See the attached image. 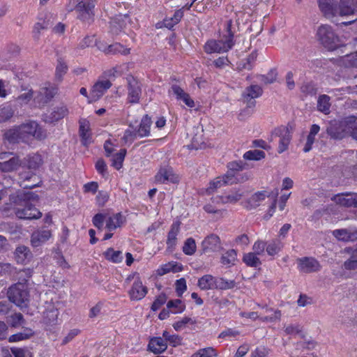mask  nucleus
<instances>
[{
    "label": "nucleus",
    "instance_id": "obj_1",
    "mask_svg": "<svg viewBox=\"0 0 357 357\" xmlns=\"http://www.w3.org/2000/svg\"><path fill=\"white\" fill-rule=\"evenodd\" d=\"M38 199V195L31 192L18 191L15 194L10 195V202L16 205H24V208H17L15 210L16 216L20 219H38L42 216L41 212L28 203L29 201Z\"/></svg>",
    "mask_w": 357,
    "mask_h": 357
},
{
    "label": "nucleus",
    "instance_id": "obj_2",
    "mask_svg": "<svg viewBox=\"0 0 357 357\" xmlns=\"http://www.w3.org/2000/svg\"><path fill=\"white\" fill-rule=\"evenodd\" d=\"M226 26L227 35L226 36L225 40L221 39L218 40H210L207 41L204 47V51L207 54L225 52L233 47V38L235 33V28L234 27L232 20H227Z\"/></svg>",
    "mask_w": 357,
    "mask_h": 357
},
{
    "label": "nucleus",
    "instance_id": "obj_3",
    "mask_svg": "<svg viewBox=\"0 0 357 357\" xmlns=\"http://www.w3.org/2000/svg\"><path fill=\"white\" fill-rule=\"evenodd\" d=\"M7 295L9 301L20 308L28 306L29 294L25 282H17L10 286Z\"/></svg>",
    "mask_w": 357,
    "mask_h": 357
},
{
    "label": "nucleus",
    "instance_id": "obj_4",
    "mask_svg": "<svg viewBox=\"0 0 357 357\" xmlns=\"http://www.w3.org/2000/svg\"><path fill=\"white\" fill-rule=\"evenodd\" d=\"M317 36L323 46L330 51L340 46V38L330 25L322 24L319 26Z\"/></svg>",
    "mask_w": 357,
    "mask_h": 357
},
{
    "label": "nucleus",
    "instance_id": "obj_5",
    "mask_svg": "<svg viewBox=\"0 0 357 357\" xmlns=\"http://www.w3.org/2000/svg\"><path fill=\"white\" fill-rule=\"evenodd\" d=\"M350 116L343 121H332L326 128V132L333 139H342L349 135Z\"/></svg>",
    "mask_w": 357,
    "mask_h": 357
},
{
    "label": "nucleus",
    "instance_id": "obj_6",
    "mask_svg": "<svg viewBox=\"0 0 357 357\" xmlns=\"http://www.w3.org/2000/svg\"><path fill=\"white\" fill-rule=\"evenodd\" d=\"M19 128L24 138V142H28L31 137L38 140L47 137L46 131L35 121H28L19 126Z\"/></svg>",
    "mask_w": 357,
    "mask_h": 357
},
{
    "label": "nucleus",
    "instance_id": "obj_7",
    "mask_svg": "<svg viewBox=\"0 0 357 357\" xmlns=\"http://www.w3.org/2000/svg\"><path fill=\"white\" fill-rule=\"evenodd\" d=\"M75 10L77 18L82 22L90 24L94 20V7L93 1L76 0Z\"/></svg>",
    "mask_w": 357,
    "mask_h": 357
},
{
    "label": "nucleus",
    "instance_id": "obj_8",
    "mask_svg": "<svg viewBox=\"0 0 357 357\" xmlns=\"http://www.w3.org/2000/svg\"><path fill=\"white\" fill-rule=\"evenodd\" d=\"M291 139V131L289 127H280L275 128L271 135V142L278 141L279 143L278 153L285 151Z\"/></svg>",
    "mask_w": 357,
    "mask_h": 357
},
{
    "label": "nucleus",
    "instance_id": "obj_9",
    "mask_svg": "<svg viewBox=\"0 0 357 357\" xmlns=\"http://www.w3.org/2000/svg\"><path fill=\"white\" fill-rule=\"evenodd\" d=\"M297 268L303 273H316L321 270L320 263L314 257H304L296 259Z\"/></svg>",
    "mask_w": 357,
    "mask_h": 357
},
{
    "label": "nucleus",
    "instance_id": "obj_10",
    "mask_svg": "<svg viewBox=\"0 0 357 357\" xmlns=\"http://www.w3.org/2000/svg\"><path fill=\"white\" fill-rule=\"evenodd\" d=\"M263 93L262 88L257 84H252L246 87L242 93L243 101L248 107L255 106V98L260 97Z\"/></svg>",
    "mask_w": 357,
    "mask_h": 357
},
{
    "label": "nucleus",
    "instance_id": "obj_11",
    "mask_svg": "<svg viewBox=\"0 0 357 357\" xmlns=\"http://www.w3.org/2000/svg\"><path fill=\"white\" fill-rule=\"evenodd\" d=\"M319 7L326 17L331 18L339 15L336 0H318Z\"/></svg>",
    "mask_w": 357,
    "mask_h": 357
},
{
    "label": "nucleus",
    "instance_id": "obj_12",
    "mask_svg": "<svg viewBox=\"0 0 357 357\" xmlns=\"http://www.w3.org/2000/svg\"><path fill=\"white\" fill-rule=\"evenodd\" d=\"M20 186L24 189H31L38 185L39 178L31 171H23L20 173Z\"/></svg>",
    "mask_w": 357,
    "mask_h": 357
},
{
    "label": "nucleus",
    "instance_id": "obj_13",
    "mask_svg": "<svg viewBox=\"0 0 357 357\" xmlns=\"http://www.w3.org/2000/svg\"><path fill=\"white\" fill-rule=\"evenodd\" d=\"M202 247L204 252L219 251L222 248L220 239L216 234H210L202 241Z\"/></svg>",
    "mask_w": 357,
    "mask_h": 357
},
{
    "label": "nucleus",
    "instance_id": "obj_14",
    "mask_svg": "<svg viewBox=\"0 0 357 357\" xmlns=\"http://www.w3.org/2000/svg\"><path fill=\"white\" fill-rule=\"evenodd\" d=\"M129 21L128 15H119L114 17L110 22V31L112 34L118 35L126 28Z\"/></svg>",
    "mask_w": 357,
    "mask_h": 357
},
{
    "label": "nucleus",
    "instance_id": "obj_15",
    "mask_svg": "<svg viewBox=\"0 0 357 357\" xmlns=\"http://www.w3.org/2000/svg\"><path fill=\"white\" fill-rule=\"evenodd\" d=\"M52 236V232L50 229H41L33 232L31 236V243L33 247L40 246L48 241Z\"/></svg>",
    "mask_w": 357,
    "mask_h": 357
},
{
    "label": "nucleus",
    "instance_id": "obj_16",
    "mask_svg": "<svg viewBox=\"0 0 357 357\" xmlns=\"http://www.w3.org/2000/svg\"><path fill=\"white\" fill-rule=\"evenodd\" d=\"M128 294L131 300L139 301L146 295L147 288L143 285L139 278H137V280L134 282Z\"/></svg>",
    "mask_w": 357,
    "mask_h": 357
},
{
    "label": "nucleus",
    "instance_id": "obj_17",
    "mask_svg": "<svg viewBox=\"0 0 357 357\" xmlns=\"http://www.w3.org/2000/svg\"><path fill=\"white\" fill-rule=\"evenodd\" d=\"M171 92L176 96L178 100H182L188 107H194L195 104L190 95L177 84H172Z\"/></svg>",
    "mask_w": 357,
    "mask_h": 357
},
{
    "label": "nucleus",
    "instance_id": "obj_18",
    "mask_svg": "<svg viewBox=\"0 0 357 357\" xmlns=\"http://www.w3.org/2000/svg\"><path fill=\"white\" fill-rule=\"evenodd\" d=\"M128 100L130 103H137L141 96V86L135 79L128 80Z\"/></svg>",
    "mask_w": 357,
    "mask_h": 357
},
{
    "label": "nucleus",
    "instance_id": "obj_19",
    "mask_svg": "<svg viewBox=\"0 0 357 357\" xmlns=\"http://www.w3.org/2000/svg\"><path fill=\"white\" fill-rule=\"evenodd\" d=\"M155 181L160 183L170 181L176 183L178 181V177L174 174L171 167L161 168L155 175Z\"/></svg>",
    "mask_w": 357,
    "mask_h": 357
},
{
    "label": "nucleus",
    "instance_id": "obj_20",
    "mask_svg": "<svg viewBox=\"0 0 357 357\" xmlns=\"http://www.w3.org/2000/svg\"><path fill=\"white\" fill-rule=\"evenodd\" d=\"M167 348V342L160 337H155L150 340L148 344V350L155 354L164 352Z\"/></svg>",
    "mask_w": 357,
    "mask_h": 357
},
{
    "label": "nucleus",
    "instance_id": "obj_21",
    "mask_svg": "<svg viewBox=\"0 0 357 357\" xmlns=\"http://www.w3.org/2000/svg\"><path fill=\"white\" fill-rule=\"evenodd\" d=\"M339 15H349L357 10V0H340L338 5Z\"/></svg>",
    "mask_w": 357,
    "mask_h": 357
},
{
    "label": "nucleus",
    "instance_id": "obj_22",
    "mask_svg": "<svg viewBox=\"0 0 357 357\" xmlns=\"http://www.w3.org/2000/svg\"><path fill=\"white\" fill-rule=\"evenodd\" d=\"M112 83L109 80L97 82L92 87L91 96L93 99L100 98L104 93L111 87Z\"/></svg>",
    "mask_w": 357,
    "mask_h": 357
},
{
    "label": "nucleus",
    "instance_id": "obj_23",
    "mask_svg": "<svg viewBox=\"0 0 357 357\" xmlns=\"http://www.w3.org/2000/svg\"><path fill=\"white\" fill-rule=\"evenodd\" d=\"M268 197L266 192H257L252 195L245 203V207L252 210L259 206Z\"/></svg>",
    "mask_w": 357,
    "mask_h": 357
},
{
    "label": "nucleus",
    "instance_id": "obj_24",
    "mask_svg": "<svg viewBox=\"0 0 357 357\" xmlns=\"http://www.w3.org/2000/svg\"><path fill=\"white\" fill-rule=\"evenodd\" d=\"M180 231V222H174L167 235V250L172 251L177 242V235Z\"/></svg>",
    "mask_w": 357,
    "mask_h": 357
},
{
    "label": "nucleus",
    "instance_id": "obj_25",
    "mask_svg": "<svg viewBox=\"0 0 357 357\" xmlns=\"http://www.w3.org/2000/svg\"><path fill=\"white\" fill-rule=\"evenodd\" d=\"M21 160L18 156H13L7 160L0 162V170L3 172H13L21 166Z\"/></svg>",
    "mask_w": 357,
    "mask_h": 357
},
{
    "label": "nucleus",
    "instance_id": "obj_26",
    "mask_svg": "<svg viewBox=\"0 0 357 357\" xmlns=\"http://www.w3.org/2000/svg\"><path fill=\"white\" fill-rule=\"evenodd\" d=\"M354 192H347L337 194L334 197V201L339 205L344 207H354Z\"/></svg>",
    "mask_w": 357,
    "mask_h": 357
},
{
    "label": "nucleus",
    "instance_id": "obj_27",
    "mask_svg": "<svg viewBox=\"0 0 357 357\" xmlns=\"http://www.w3.org/2000/svg\"><path fill=\"white\" fill-rule=\"evenodd\" d=\"M14 255L18 264H24L31 257V252L28 247L20 245L16 248Z\"/></svg>",
    "mask_w": 357,
    "mask_h": 357
},
{
    "label": "nucleus",
    "instance_id": "obj_28",
    "mask_svg": "<svg viewBox=\"0 0 357 357\" xmlns=\"http://www.w3.org/2000/svg\"><path fill=\"white\" fill-rule=\"evenodd\" d=\"M3 137L5 139L11 144L19 143L20 142H24V138L21 135L19 126L5 132Z\"/></svg>",
    "mask_w": 357,
    "mask_h": 357
},
{
    "label": "nucleus",
    "instance_id": "obj_29",
    "mask_svg": "<svg viewBox=\"0 0 357 357\" xmlns=\"http://www.w3.org/2000/svg\"><path fill=\"white\" fill-rule=\"evenodd\" d=\"M125 222V218L121 213H116L109 217L106 221V227L112 231L120 227Z\"/></svg>",
    "mask_w": 357,
    "mask_h": 357
},
{
    "label": "nucleus",
    "instance_id": "obj_30",
    "mask_svg": "<svg viewBox=\"0 0 357 357\" xmlns=\"http://www.w3.org/2000/svg\"><path fill=\"white\" fill-rule=\"evenodd\" d=\"M58 315V310L52 306L43 312V322L47 325H54L57 322Z\"/></svg>",
    "mask_w": 357,
    "mask_h": 357
},
{
    "label": "nucleus",
    "instance_id": "obj_31",
    "mask_svg": "<svg viewBox=\"0 0 357 357\" xmlns=\"http://www.w3.org/2000/svg\"><path fill=\"white\" fill-rule=\"evenodd\" d=\"M130 48L125 47L123 45L119 43H116L110 45H108L107 47L102 50V51L107 54H121L123 55H127L130 54Z\"/></svg>",
    "mask_w": 357,
    "mask_h": 357
},
{
    "label": "nucleus",
    "instance_id": "obj_32",
    "mask_svg": "<svg viewBox=\"0 0 357 357\" xmlns=\"http://www.w3.org/2000/svg\"><path fill=\"white\" fill-rule=\"evenodd\" d=\"M243 197V193L240 190L232 192L231 194L225 197H218L214 199L213 202L222 204L236 203Z\"/></svg>",
    "mask_w": 357,
    "mask_h": 357
},
{
    "label": "nucleus",
    "instance_id": "obj_33",
    "mask_svg": "<svg viewBox=\"0 0 357 357\" xmlns=\"http://www.w3.org/2000/svg\"><path fill=\"white\" fill-rule=\"evenodd\" d=\"M257 53L256 51L252 52L245 60L241 61L237 66L239 71L243 70H250L252 69L254 63L257 60Z\"/></svg>",
    "mask_w": 357,
    "mask_h": 357
},
{
    "label": "nucleus",
    "instance_id": "obj_34",
    "mask_svg": "<svg viewBox=\"0 0 357 357\" xmlns=\"http://www.w3.org/2000/svg\"><path fill=\"white\" fill-rule=\"evenodd\" d=\"M152 123L151 118L146 114L145 115L139 124L137 130L138 135L141 137L149 136L150 134V127Z\"/></svg>",
    "mask_w": 357,
    "mask_h": 357
},
{
    "label": "nucleus",
    "instance_id": "obj_35",
    "mask_svg": "<svg viewBox=\"0 0 357 357\" xmlns=\"http://www.w3.org/2000/svg\"><path fill=\"white\" fill-rule=\"evenodd\" d=\"M215 277L205 275L198 280L197 285L202 290L213 289Z\"/></svg>",
    "mask_w": 357,
    "mask_h": 357
},
{
    "label": "nucleus",
    "instance_id": "obj_36",
    "mask_svg": "<svg viewBox=\"0 0 357 357\" xmlns=\"http://www.w3.org/2000/svg\"><path fill=\"white\" fill-rule=\"evenodd\" d=\"M79 135L82 138V144L87 146L92 142L91 133L89 130V126L86 123H81L79 126Z\"/></svg>",
    "mask_w": 357,
    "mask_h": 357
},
{
    "label": "nucleus",
    "instance_id": "obj_37",
    "mask_svg": "<svg viewBox=\"0 0 357 357\" xmlns=\"http://www.w3.org/2000/svg\"><path fill=\"white\" fill-rule=\"evenodd\" d=\"M234 280H227L222 278H215L214 280L213 289L226 290L232 289L235 287Z\"/></svg>",
    "mask_w": 357,
    "mask_h": 357
},
{
    "label": "nucleus",
    "instance_id": "obj_38",
    "mask_svg": "<svg viewBox=\"0 0 357 357\" xmlns=\"http://www.w3.org/2000/svg\"><path fill=\"white\" fill-rule=\"evenodd\" d=\"M283 243L279 239H273L266 244V250L268 255H277L282 248Z\"/></svg>",
    "mask_w": 357,
    "mask_h": 357
},
{
    "label": "nucleus",
    "instance_id": "obj_39",
    "mask_svg": "<svg viewBox=\"0 0 357 357\" xmlns=\"http://www.w3.org/2000/svg\"><path fill=\"white\" fill-rule=\"evenodd\" d=\"M103 255L106 259L113 263H119L123 260L122 252L112 248H108Z\"/></svg>",
    "mask_w": 357,
    "mask_h": 357
},
{
    "label": "nucleus",
    "instance_id": "obj_40",
    "mask_svg": "<svg viewBox=\"0 0 357 357\" xmlns=\"http://www.w3.org/2000/svg\"><path fill=\"white\" fill-rule=\"evenodd\" d=\"M68 114V109L66 106L55 107L50 114V121L52 122L58 121Z\"/></svg>",
    "mask_w": 357,
    "mask_h": 357
},
{
    "label": "nucleus",
    "instance_id": "obj_41",
    "mask_svg": "<svg viewBox=\"0 0 357 357\" xmlns=\"http://www.w3.org/2000/svg\"><path fill=\"white\" fill-rule=\"evenodd\" d=\"M26 160L27 162L26 166L30 170L37 169L43 163L42 158L38 154L28 155Z\"/></svg>",
    "mask_w": 357,
    "mask_h": 357
},
{
    "label": "nucleus",
    "instance_id": "obj_42",
    "mask_svg": "<svg viewBox=\"0 0 357 357\" xmlns=\"http://www.w3.org/2000/svg\"><path fill=\"white\" fill-rule=\"evenodd\" d=\"M330 97L327 95L320 96L317 101L318 110L324 114H328L330 112Z\"/></svg>",
    "mask_w": 357,
    "mask_h": 357
},
{
    "label": "nucleus",
    "instance_id": "obj_43",
    "mask_svg": "<svg viewBox=\"0 0 357 357\" xmlns=\"http://www.w3.org/2000/svg\"><path fill=\"white\" fill-rule=\"evenodd\" d=\"M257 255L254 252H248L243 255V261L247 266L256 268L261 264Z\"/></svg>",
    "mask_w": 357,
    "mask_h": 357
},
{
    "label": "nucleus",
    "instance_id": "obj_44",
    "mask_svg": "<svg viewBox=\"0 0 357 357\" xmlns=\"http://www.w3.org/2000/svg\"><path fill=\"white\" fill-rule=\"evenodd\" d=\"M126 154V150L123 149L119 153L112 155V165L116 169L122 167V164Z\"/></svg>",
    "mask_w": 357,
    "mask_h": 357
},
{
    "label": "nucleus",
    "instance_id": "obj_45",
    "mask_svg": "<svg viewBox=\"0 0 357 357\" xmlns=\"http://www.w3.org/2000/svg\"><path fill=\"white\" fill-rule=\"evenodd\" d=\"M167 308L170 309L173 313H181L185 310V305L181 300L175 299L168 301Z\"/></svg>",
    "mask_w": 357,
    "mask_h": 357
},
{
    "label": "nucleus",
    "instance_id": "obj_46",
    "mask_svg": "<svg viewBox=\"0 0 357 357\" xmlns=\"http://www.w3.org/2000/svg\"><path fill=\"white\" fill-rule=\"evenodd\" d=\"M236 252L234 250H229L222 255L220 261L223 265H233L236 260Z\"/></svg>",
    "mask_w": 357,
    "mask_h": 357
},
{
    "label": "nucleus",
    "instance_id": "obj_47",
    "mask_svg": "<svg viewBox=\"0 0 357 357\" xmlns=\"http://www.w3.org/2000/svg\"><path fill=\"white\" fill-rule=\"evenodd\" d=\"M68 66L62 59H58V63L56 68L55 77L56 81L61 82L63 75L67 73Z\"/></svg>",
    "mask_w": 357,
    "mask_h": 357
},
{
    "label": "nucleus",
    "instance_id": "obj_48",
    "mask_svg": "<svg viewBox=\"0 0 357 357\" xmlns=\"http://www.w3.org/2000/svg\"><path fill=\"white\" fill-rule=\"evenodd\" d=\"M197 246L194 238H188L184 242L183 252L187 255H192L196 252Z\"/></svg>",
    "mask_w": 357,
    "mask_h": 357
},
{
    "label": "nucleus",
    "instance_id": "obj_49",
    "mask_svg": "<svg viewBox=\"0 0 357 357\" xmlns=\"http://www.w3.org/2000/svg\"><path fill=\"white\" fill-rule=\"evenodd\" d=\"M265 157V153L260 150H251L245 152L243 158L248 160H259Z\"/></svg>",
    "mask_w": 357,
    "mask_h": 357
},
{
    "label": "nucleus",
    "instance_id": "obj_50",
    "mask_svg": "<svg viewBox=\"0 0 357 357\" xmlns=\"http://www.w3.org/2000/svg\"><path fill=\"white\" fill-rule=\"evenodd\" d=\"M10 351L13 354H8L4 357H32V354L26 348L12 347Z\"/></svg>",
    "mask_w": 357,
    "mask_h": 357
},
{
    "label": "nucleus",
    "instance_id": "obj_51",
    "mask_svg": "<svg viewBox=\"0 0 357 357\" xmlns=\"http://www.w3.org/2000/svg\"><path fill=\"white\" fill-rule=\"evenodd\" d=\"M344 267L347 270L357 268V248L352 251L349 259L344 261Z\"/></svg>",
    "mask_w": 357,
    "mask_h": 357
},
{
    "label": "nucleus",
    "instance_id": "obj_52",
    "mask_svg": "<svg viewBox=\"0 0 357 357\" xmlns=\"http://www.w3.org/2000/svg\"><path fill=\"white\" fill-rule=\"evenodd\" d=\"M259 79L265 84H272L277 79V73L275 70H270L266 75H257Z\"/></svg>",
    "mask_w": 357,
    "mask_h": 357
},
{
    "label": "nucleus",
    "instance_id": "obj_53",
    "mask_svg": "<svg viewBox=\"0 0 357 357\" xmlns=\"http://www.w3.org/2000/svg\"><path fill=\"white\" fill-rule=\"evenodd\" d=\"M9 322L12 327L16 328L24 323L22 314L14 313L9 317Z\"/></svg>",
    "mask_w": 357,
    "mask_h": 357
},
{
    "label": "nucleus",
    "instance_id": "obj_54",
    "mask_svg": "<svg viewBox=\"0 0 357 357\" xmlns=\"http://www.w3.org/2000/svg\"><path fill=\"white\" fill-rule=\"evenodd\" d=\"M49 26L48 22L43 21L37 22L33 27V38L38 40L40 38V32L42 30L47 29Z\"/></svg>",
    "mask_w": 357,
    "mask_h": 357
},
{
    "label": "nucleus",
    "instance_id": "obj_55",
    "mask_svg": "<svg viewBox=\"0 0 357 357\" xmlns=\"http://www.w3.org/2000/svg\"><path fill=\"white\" fill-rule=\"evenodd\" d=\"M225 185L223 179L220 176L215 178L213 181H211L209 186L206 189V192L208 194L213 193L216 189Z\"/></svg>",
    "mask_w": 357,
    "mask_h": 357
},
{
    "label": "nucleus",
    "instance_id": "obj_56",
    "mask_svg": "<svg viewBox=\"0 0 357 357\" xmlns=\"http://www.w3.org/2000/svg\"><path fill=\"white\" fill-rule=\"evenodd\" d=\"M246 163L243 161H233L227 164V168L236 174L237 172L245 169Z\"/></svg>",
    "mask_w": 357,
    "mask_h": 357
},
{
    "label": "nucleus",
    "instance_id": "obj_57",
    "mask_svg": "<svg viewBox=\"0 0 357 357\" xmlns=\"http://www.w3.org/2000/svg\"><path fill=\"white\" fill-rule=\"evenodd\" d=\"M223 179L225 185H232L237 183L239 180L236 178V174L228 169L227 173L222 176H220Z\"/></svg>",
    "mask_w": 357,
    "mask_h": 357
},
{
    "label": "nucleus",
    "instance_id": "obj_58",
    "mask_svg": "<svg viewBox=\"0 0 357 357\" xmlns=\"http://www.w3.org/2000/svg\"><path fill=\"white\" fill-rule=\"evenodd\" d=\"M14 112L10 106L0 109V122H4L13 116Z\"/></svg>",
    "mask_w": 357,
    "mask_h": 357
},
{
    "label": "nucleus",
    "instance_id": "obj_59",
    "mask_svg": "<svg viewBox=\"0 0 357 357\" xmlns=\"http://www.w3.org/2000/svg\"><path fill=\"white\" fill-rule=\"evenodd\" d=\"M333 235L339 241L348 242L349 229H335Z\"/></svg>",
    "mask_w": 357,
    "mask_h": 357
},
{
    "label": "nucleus",
    "instance_id": "obj_60",
    "mask_svg": "<svg viewBox=\"0 0 357 357\" xmlns=\"http://www.w3.org/2000/svg\"><path fill=\"white\" fill-rule=\"evenodd\" d=\"M301 91L305 95L314 96L317 93V89L311 82H307L302 85Z\"/></svg>",
    "mask_w": 357,
    "mask_h": 357
},
{
    "label": "nucleus",
    "instance_id": "obj_61",
    "mask_svg": "<svg viewBox=\"0 0 357 357\" xmlns=\"http://www.w3.org/2000/svg\"><path fill=\"white\" fill-rule=\"evenodd\" d=\"M167 297L165 294H160L154 301L151 305L153 311L158 310L163 304L166 303Z\"/></svg>",
    "mask_w": 357,
    "mask_h": 357
},
{
    "label": "nucleus",
    "instance_id": "obj_62",
    "mask_svg": "<svg viewBox=\"0 0 357 357\" xmlns=\"http://www.w3.org/2000/svg\"><path fill=\"white\" fill-rule=\"evenodd\" d=\"M32 335V332L31 330L28 331V333H17L16 334L12 335L9 337V342H18L20 340H26L30 337Z\"/></svg>",
    "mask_w": 357,
    "mask_h": 357
},
{
    "label": "nucleus",
    "instance_id": "obj_63",
    "mask_svg": "<svg viewBox=\"0 0 357 357\" xmlns=\"http://www.w3.org/2000/svg\"><path fill=\"white\" fill-rule=\"evenodd\" d=\"M137 135V131L128 129L125 131L122 139L125 144H131L136 139Z\"/></svg>",
    "mask_w": 357,
    "mask_h": 357
},
{
    "label": "nucleus",
    "instance_id": "obj_64",
    "mask_svg": "<svg viewBox=\"0 0 357 357\" xmlns=\"http://www.w3.org/2000/svg\"><path fill=\"white\" fill-rule=\"evenodd\" d=\"M269 352V349L265 347H259L252 351L250 357H267Z\"/></svg>",
    "mask_w": 357,
    "mask_h": 357
}]
</instances>
